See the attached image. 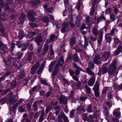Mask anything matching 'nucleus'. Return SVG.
Here are the masks:
<instances>
[{
    "label": "nucleus",
    "mask_w": 122,
    "mask_h": 122,
    "mask_svg": "<svg viewBox=\"0 0 122 122\" xmlns=\"http://www.w3.org/2000/svg\"><path fill=\"white\" fill-rule=\"evenodd\" d=\"M116 61H114L109 66L108 73L110 78H112L113 76L116 77L117 74L116 70Z\"/></svg>",
    "instance_id": "f257e3e1"
},
{
    "label": "nucleus",
    "mask_w": 122,
    "mask_h": 122,
    "mask_svg": "<svg viewBox=\"0 0 122 122\" xmlns=\"http://www.w3.org/2000/svg\"><path fill=\"white\" fill-rule=\"evenodd\" d=\"M99 82V81L96 82L92 89L94 91V94L96 97H98L100 94Z\"/></svg>",
    "instance_id": "f03ea898"
},
{
    "label": "nucleus",
    "mask_w": 122,
    "mask_h": 122,
    "mask_svg": "<svg viewBox=\"0 0 122 122\" xmlns=\"http://www.w3.org/2000/svg\"><path fill=\"white\" fill-rule=\"evenodd\" d=\"M69 25L66 22H64L62 25L61 32L64 33L69 31Z\"/></svg>",
    "instance_id": "7ed1b4c3"
},
{
    "label": "nucleus",
    "mask_w": 122,
    "mask_h": 122,
    "mask_svg": "<svg viewBox=\"0 0 122 122\" xmlns=\"http://www.w3.org/2000/svg\"><path fill=\"white\" fill-rule=\"evenodd\" d=\"M72 64L73 68L76 69L75 71V75L76 76H78L80 73V71H82V70L80 67L78 66L75 63L73 62L72 63Z\"/></svg>",
    "instance_id": "20e7f679"
},
{
    "label": "nucleus",
    "mask_w": 122,
    "mask_h": 122,
    "mask_svg": "<svg viewBox=\"0 0 122 122\" xmlns=\"http://www.w3.org/2000/svg\"><path fill=\"white\" fill-rule=\"evenodd\" d=\"M93 111L94 118L97 119V116H99L100 111L99 110H97V107L96 106H94L93 107Z\"/></svg>",
    "instance_id": "39448f33"
},
{
    "label": "nucleus",
    "mask_w": 122,
    "mask_h": 122,
    "mask_svg": "<svg viewBox=\"0 0 122 122\" xmlns=\"http://www.w3.org/2000/svg\"><path fill=\"white\" fill-rule=\"evenodd\" d=\"M8 48L0 40V50L4 53L6 52V50Z\"/></svg>",
    "instance_id": "423d86ee"
},
{
    "label": "nucleus",
    "mask_w": 122,
    "mask_h": 122,
    "mask_svg": "<svg viewBox=\"0 0 122 122\" xmlns=\"http://www.w3.org/2000/svg\"><path fill=\"white\" fill-rule=\"evenodd\" d=\"M103 31H100V33L99 34V36L97 40V45L98 46H100L101 45V43L102 41V40L103 38Z\"/></svg>",
    "instance_id": "0eeeda50"
},
{
    "label": "nucleus",
    "mask_w": 122,
    "mask_h": 122,
    "mask_svg": "<svg viewBox=\"0 0 122 122\" xmlns=\"http://www.w3.org/2000/svg\"><path fill=\"white\" fill-rule=\"evenodd\" d=\"M81 85V82L79 81L76 82V83H73L72 84V87L73 89L75 90L79 89Z\"/></svg>",
    "instance_id": "6e6552de"
},
{
    "label": "nucleus",
    "mask_w": 122,
    "mask_h": 122,
    "mask_svg": "<svg viewBox=\"0 0 122 122\" xmlns=\"http://www.w3.org/2000/svg\"><path fill=\"white\" fill-rule=\"evenodd\" d=\"M95 81V77L92 76L89 79L88 82V84L90 86H92L94 84Z\"/></svg>",
    "instance_id": "1a4fd4ad"
},
{
    "label": "nucleus",
    "mask_w": 122,
    "mask_h": 122,
    "mask_svg": "<svg viewBox=\"0 0 122 122\" xmlns=\"http://www.w3.org/2000/svg\"><path fill=\"white\" fill-rule=\"evenodd\" d=\"M84 42L82 41L81 43V46L84 48H85L88 45V39L86 37V36H84Z\"/></svg>",
    "instance_id": "9d476101"
},
{
    "label": "nucleus",
    "mask_w": 122,
    "mask_h": 122,
    "mask_svg": "<svg viewBox=\"0 0 122 122\" xmlns=\"http://www.w3.org/2000/svg\"><path fill=\"white\" fill-rule=\"evenodd\" d=\"M59 100L60 103H63V104H65L67 103V100L66 97L62 95L59 98Z\"/></svg>",
    "instance_id": "9b49d317"
},
{
    "label": "nucleus",
    "mask_w": 122,
    "mask_h": 122,
    "mask_svg": "<svg viewBox=\"0 0 122 122\" xmlns=\"http://www.w3.org/2000/svg\"><path fill=\"white\" fill-rule=\"evenodd\" d=\"M76 111L77 113L80 114L85 112V109L83 106L80 105L77 108Z\"/></svg>",
    "instance_id": "f8f14e48"
},
{
    "label": "nucleus",
    "mask_w": 122,
    "mask_h": 122,
    "mask_svg": "<svg viewBox=\"0 0 122 122\" xmlns=\"http://www.w3.org/2000/svg\"><path fill=\"white\" fill-rule=\"evenodd\" d=\"M76 42V39L75 37L71 38L70 39V47L72 49H75V47L74 45L75 44Z\"/></svg>",
    "instance_id": "ddd939ff"
},
{
    "label": "nucleus",
    "mask_w": 122,
    "mask_h": 122,
    "mask_svg": "<svg viewBox=\"0 0 122 122\" xmlns=\"http://www.w3.org/2000/svg\"><path fill=\"white\" fill-rule=\"evenodd\" d=\"M93 61L95 64H100L101 63L100 57L98 55L95 56V57L93 59Z\"/></svg>",
    "instance_id": "4468645a"
},
{
    "label": "nucleus",
    "mask_w": 122,
    "mask_h": 122,
    "mask_svg": "<svg viewBox=\"0 0 122 122\" xmlns=\"http://www.w3.org/2000/svg\"><path fill=\"white\" fill-rule=\"evenodd\" d=\"M48 48L49 46L47 44L44 45L43 49V51L41 54L43 56H44L47 52Z\"/></svg>",
    "instance_id": "2eb2a0df"
},
{
    "label": "nucleus",
    "mask_w": 122,
    "mask_h": 122,
    "mask_svg": "<svg viewBox=\"0 0 122 122\" xmlns=\"http://www.w3.org/2000/svg\"><path fill=\"white\" fill-rule=\"evenodd\" d=\"M29 44L27 43L26 44H22L20 45L19 46V48H22L21 50L22 51H25L27 49V46H29Z\"/></svg>",
    "instance_id": "dca6fc26"
},
{
    "label": "nucleus",
    "mask_w": 122,
    "mask_h": 122,
    "mask_svg": "<svg viewBox=\"0 0 122 122\" xmlns=\"http://www.w3.org/2000/svg\"><path fill=\"white\" fill-rule=\"evenodd\" d=\"M110 53L109 52H106L104 53L102 56V59L104 60H107L109 58Z\"/></svg>",
    "instance_id": "f3484780"
},
{
    "label": "nucleus",
    "mask_w": 122,
    "mask_h": 122,
    "mask_svg": "<svg viewBox=\"0 0 122 122\" xmlns=\"http://www.w3.org/2000/svg\"><path fill=\"white\" fill-rule=\"evenodd\" d=\"M39 67V64H37L33 66L30 70V73L32 74H34L36 72V71Z\"/></svg>",
    "instance_id": "a211bd4d"
},
{
    "label": "nucleus",
    "mask_w": 122,
    "mask_h": 122,
    "mask_svg": "<svg viewBox=\"0 0 122 122\" xmlns=\"http://www.w3.org/2000/svg\"><path fill=\"white\" fill-rule=\"evenodd\" d=\"M113 116L115 117H121V113L117 111V109H115L113 112Z\"/></svg>",
    "instance_id": "6ab92c4d"
},
{
    "label": "nucleus",
    "mask_w": 122,
    "mask_h": 122,
    "mask_svg": "<svg viewBox=\"0 0 122 122\" xmlns=\"http://www.w3.org/2000/svg\"><path fill=\"white\" fill-rule=\"evenodd\" d=\"M35 40L36 42H41L42 41V39L41 34H39L36 36L35 38Z\"/></svg>",
    "instance_id": "aec40b11"
},
{
    "label": "nucleus",
    "mask_w": 122,
    "mask_h": 122,
    "mask_svg": "<svg viewBox=\"0 0 122 122\" xmlns=\"http://www.w3.org/2000/svg\"><path fill=\"white\" fill-rule=\"evenodd\" d=\"M28 115L26 114H24L23 116V120L21 122H30L28 118Z\"/></svg>",
    "instance_id": "412c9836"
},
{
    "label": "nucleus",
    "mask_w": 122,
    "mask_h": 122,
    "mask_svg": "<svg viewBox=\"0 0 122 122\" xmlns=\"http://www.w3.org/2000/svg\"><path fill=\"white\" fill-rule=\"evenodd\" d=\"M122 51V43L118 46V48L115 51V55L117 56Z\"/></svg>",
    "instance_id": "4be33fe9"
},
{
    "label": "nucleus",
    "mask_w": 122,
    "mask_h": 122,
    "mask_svg": "<svg viewBox=\"0 0 122 122\" xmlns=\"http://www.w3.org/2000/svg\"><path fill=\"white\" fill-rule=\"evenodd\" d=\"M25 17L26 15L23 13H22L21 14L20 18V23L23 24L24 23Z\"/></svg>",
    "instance_id": "5701e85b"
},
{
    "label": "nucleus",
    "mask_w": 122,
    "mask_h": 122,
    "mask_svg": "<svg viewBox=\"0 0 122 122\" xmlns=\"http://www.w3.org/2000/svg\"><path fill=\"white\" fill-rule=\"evenodd\" d=\"M72 59L73 61L75 62H78L80 60L79 57L78 56L77 53H75L74 54Z\"/></svg>",
    "instance_id": "b1692460"
},
{
    "label": "nucleus",
    "mask_w": 122,
    "mask_h": 122,
    "mask_svg": "<svg viewBox=\"0 0 122 122\" xmlns=\"http://www.w3.org/2000/svg\"><path fill=\"white\" fill-rule=\"evenodd\" d=\"M105 38L107 42V43H109V44L111 40V37L110 36L109 33H107L106 34Z\"/></svg>",
    "instance_id": "393cba45"
},
{
    "label": "nucleus",
    "mask_w": 122,
    "mask_h": 122,
    "mask_svg": "<svg viewBox=\"0 0 122 122\" xmlns=\"http://www.w3.org/2000/svg\"><path fill=\"white\" fill-rule=\"evenodd\" d=\"M38 104L37 101H35L32 105V107L34 110L37 112L38 110Z\"/></svg>",
    "instance_id": "a878e982"
},
{
    "label": "nucleus",
    "mask_w": 122,
    "mask_h": 122,
    "mask_svg": "<svg viewBox=\"0 0 122 122\" xmlns=\"http://www.w3.org/2000/svg\"><path fill=\"white\" fill-rule=\"evenodd\" d=\"M55 61H52L49 66V70L51 72L52 71L54 68V65L55 64Z\"/></svg>",
    "instance_id": "bb28decb"
},
{
    "label": "nucleus",
    "mask_w": 122,
    "mask_h": 122,
    "mask_svg": "<svg viewBox=\"0 0 122 122\" xmlns=\"http://www.w3.org/2000/svg\"><path fill=\"white\" fill-rule=\"evenodd\" d=\"M64 56H61L60 61L59 62H58L57 63H58V65H60L61 66H62L63 65L64 62Z\"/></svg>",
    "instance_id": "cd10ccee"
},
{
    "label": "nucleus",
    "mask_w": 122,
    "mask_h": 122,
    "mask_svg": "<svg viewBox=\"0 0 122 122\" xmlns=\"http://www.w3.org/2000/svg\"><path fill=\"white\" fill-rule=\"evenodd\" d=\"M55 39H56L55 35L54 34H51L50 36V40L48 41V40H47V41L48 43H49L53 41Z\"/></svg>",
    "instance_id": "c85d7f7f"
},
{
    "label": "nucleus",
    "mask_w": 122,
    "mask_h": 122,
    "mask_svg": "<svg viewBox=\"0 0 122 122\" xmlns=\"http://www.w3.org/2000/svg\"><path fill=\"white\" fill-rule=\"evenodd\" d=\"M120 41L118 38H116L114 40V42L113 45V47L114 48L117 46L119 43H120Z\"/></svg>",
    "instance_id": "c756f323"
},
{
    "label": "nucleus",
    "mask_w": 122,
    "mask_h": 122,
    "mask_svg": "<svg viewBox=\"0 0 122 122\" xmlns=\"http://www.w3.org/2000/svg\"><path fill=\"white\" fill-rule=\"evenodd\" d=\"M110 19L112 21H114L116 19V16L113 13H111L110 14Z\"/></svg>",
    "instance_id": "7c9ffc66"
},
{
    "label": "nucleus",
    "mask_w": 122,
    "mask_h": 122,
    "mask_svg": "<svg viewBox=\"0 0 122 122\" xmlns=\"http://www.w3.org/2000/svg\"><path fill=\"white\" fill-rule=\"evenodd\" d=\"M85 88L86 89L87 93L88 94H90L91 92L90 88L86 84L85 85Z\"/></svg>",
    "instance_id": "2f4dec72"
},
{
    "label": "nucleus",
    "mask_w": 122,
    "mask_h": 122,
    "mask_svg": "<svg viewBox=\"0 0 122 122\" xmlns=\"http://www.w3.org/2000/svg\"><path fill=\"white\" fill-rule=\"evenodd\" d=\"M27 14L29 15L33 16L36 15V12L34 11L33 10H31L30 11H28L27 12Z\"/></svg>",
    "instance_id": "473e14b6"
},
{
    "label": "nucleus",
    "mask_w": 122,
    "mask_h": 122,
    "mask_svg": "<svg viewBox=\"0 0 122 122\" xmlns=\"http://www.w3.org/2000/svg\"><path fill=\"white\" fill-rule=\"evenodd\" d=\"M34 53L33 52H30L29 53L27 57V59L29 60H31L32 56L33 55Z\"/></svg>",
    "instance_id": "72a5a7b5"
},
{
    "label": "nucleus",
    "mask_w": 122,
    "mask_h": 122,
    "mask_svg": "<svg viewBox=\"0 0 122 122\" xmlns=\"http://www.w3.org/2000/svg\"><path fill=\"white\" fill-rule=\"evenodd\" d=\"M82 117L84 121H89V119L87 117V115L86 113L83 114L82 116Z\"/></svg>",
    "instance_id": "f704fd0d"
},
{
    "label": "nucleus",
    "mask_w": 122,
    "mask_h": 122,
    "mask_svg": "<svg viewBox=\"0 0 122 122\" xmlns=\"http://www.w3.org/2000/svg\"><path fill=\"white\" fill-rule=\"evenodd\" d=\"M86 71L87 73L89 75L91 76H94L95 74L94 72L91 71L89 68H87L86 69Z\"/></svg>",
    "instance_id": "c9c22d12"
},
{
    "label": "nucleus",
    "mask_w": 122,
    "mask_h": 122,
    "mask_svg": "<svg viewBox=\"0 0 122 122\" xmlns=\"http://www.w3.org/2000/svg\"><path fill=\"white\" fill-rule=\"evenodd\" d=\"M55 109L56 110V112H55V113L56 114V116L61 111V109L60 107L59 106H57L55 108Z\"/></svg>",
    "instance_id": "e433bc0d"
},
{
    "label": "nucleus",
    "mask_w": 122,
    "mask_h": 122,
    "mask_svg": "<svg viewBox=\"0 0 122 122\" xmlns=\"http://www.w3.org/2000/svg\"><path fill=\"white\" fill-rule=\"evenodd\" d=\"M88 107L87 109V111L89 113H91L92 112V104H90L88 106Z\"/></svg>",
    "instance_id": "4c0bfd02"
},
{
    "label": "nucleus",
    "mask_w": 122,
    "mask_h": 122,
    "mask_svg": "<svg viewBox=\"0 0 122 122\" xmlns=\"http://www.w3.org/2000/svg\"><path fill=\"white\" fill-rule=\"evenodd\" d=\"M24 33L22 30L19 31V37L20 40L21 39L24 37Z\"/></svg>",
    "instance_id": "58836bf2"
},
{
    "label": "nucleus",
    "mask_w": 122,
    "mask_h": 122,
    "mask_svg": "<svg viewBox=\"0 0 122 122\" xmlns=\"http://www.w3.org/2000/svg\"><path fill=\"white\" fill-rule=\"evenodd\" d=\"M88 66L90 69H93L94 67V65L93 62L92 61H89L88 63Z\"/></svg>",
    "instance_id": "ea45409f"
},
{
    "label": "nucleus",
    "mask_w": 122,
    "mask_h": 122,
    "mask_svg": "<svg viewBox=\"0 0 122 122\" xmlns=\"http://www.w3.org/2000/svg\"><path fill=\"white\" fill-rule=\"evenodd\" d=\"M25 76V72L24 70L22 71L18 75V77L20 79H21L23 78Z\"/></svg>",
    "instance_id": "a19ab883"
},
{
    "label": "nucleus",
    "mask_w": 122,
    "mask_h": 122,
    "mask_svg": "<svg viewBox=\"0 0 122 122\" xmlns=\"http://www.w3.org/2000/svg\"><path fill=\"white\" fill-rule=\"evenodd\" d=\"M27 17L29 20L30 21L33 22H34L35 20V18L33 16L30 15L29 16V15H27Z\"/></svg>",
    "instance_id": "79ce46f5"
},
{
    "label": "nucleus",
    "mask_w": 122,
    "mask_h": 122,
    "mask_svg": "<svg viewBox=\"0 0 122 122\" xmlns=\"http://www.w3.org/2000/svg\"><path fill=\"white\" fill-rule=\"evenodd\" d=\"M4 28H0V31L2 36L6 37L7 36V34L4 31Z\"/></svg>",
    "instance_id": "37998d69"
},
{
    "label": "nucleus",
    "mask_w": 122,
    "mask_h": 122,
    "mask_svg": "<svg viewBox=\"0 0 122 122\" xmlns=\"http://www.w3.org/2000/svg\"><path fill=\"white\" fill-rule=\"evenodd\" d=\"M115 31L117 32L118 31V30L114 27L113 28L110 32V35L111 36H113L114 33Z\"/></svg>",
    "instance_id": "c03bdc74"
},
{
    "label": "nucleus",
    "mask_w": 122,
    "mask_h": 122,
    "mask_svg": "<svg viewBox=\"0 0 122 122\" xmlns=\"http://www.w3.org/2000/svg\"><path fill=\"white\" fill-rule=\"evenodd\" d=\"M33 5L35 6H36L40 3V1L38 0H36L33 1L32 2Z\"/></svg>",
    "instance_id": "a18cd8bd"
},
{
    "label": "nucleus",
    "mask_w": 122,
    "mask_h": 122,
    "mask_svg": "<svg viewBox=\"0 0 122 122\" xmlns=\"http://www.w3.org/2000/svg\"><path fill=\"white\" fill-rule=\"evenodd\" d=\"M23 54L22 53L18 52L16 55V56L18 59H19L22 56Z\"/></svg>",
    "instance_id": "49530a36"
},
{
    "label": "nucleus",
    "mask_w": 122,
    "mask_h": 122,
    "mask_svg": "<svg viewBox=\"0 0 122 122\" xmlns=\"http://www.w3.org/2000/svg\"><path fill=\"white\" fill-rule=\"evenodd\" d=\"M103 109L105 116H107L108 115L107 109V107L106 106H104L103 108Z\"/></svg>",
    "instance_id": "de8ad7c7"
},
{
    "label": "nucleus",
    "mask_w": 122,
    "mask_h": 122,
    "mask_svg": "<svg viewBox=\"0 0 122 122\" xmlns=\"http://www.w3.org/2000/svg\"><path fill=\"white\" fill-rule=\"evenodd\" d=\"M28 35L29 37L31 38L33 36L36 35V33L34 32L30 31L28 33Z\"/></svg>",
    "instance_id": "09e8293b"
},
{
    "label": "nucleus",
    "mask_w": 122,
    "mask_h": 122,
    "mask_svg": "<svg viewBox=\"0 0 122 122\" xmlns=\"http://www.w3.org/2000/svg\"><path fill=\"white\" fill-rule=\"evenodd\" d=\"M92 32L94 34L97 35L98 33V31L97 28H94L92 30Z\"/></svg>",
    "instance_id": "8fccbe9b"
},
{
    "label": "nucleus",
    "mask_w": 122,
    "mask_h": 122,
    "mask_svg": "<svg viewBox=\"0 0 122 122\" xmlns=\"http://www.w3.org/2000/svg\"><path fill=\"white\" fill-rule=\"evenodd\" d=\"M74 47L75 48V49H73L75 50L77 52H81L82 51V50L80 48H78L77 47V45H76V46H75Z\"/></svg>",
    "instance_id": "3c124183"
},
{
    "label": "nucleus",
    "mask_w": 122,
    "mask_h": 122,
    "mask_svg": "<svg viewBox=\"0 0 122 122\" xmlns=\"http://www.w3.org/2000/svg\"><path fill=\"white\" fill-rule=\"evenodd\" d=\"M59 69V66L58 63H57L55 66L54 71L58 72Z\"/></svg>",
    "instance_id": "603ef678"
},
{
    "label": "nucleus",
    "mask_w": 122,
    "mask_h": 122,
    "mask_svg": "<svg viewBox=\"0 0 122 122\" xmlns=\"http://www.w3.org/2000/svg\"><path fill=\"white\" fill-rule=\"evenodd\" d=\"M107 68L105 67L103 68L102 70V73L103 74H105L107 72Z\"/></svg>",
    "instance_id": "864d4df0"
},
{
    "label": "nucleus",
    "mask_w": 122,
    "mask_h": 122,
    "mask_svg": "<svg viewBox=\"0 0 122 122\" xmlns=\"http://www.w3.org/2000/svg\"><path fill=\"white\" fill-rule=\"evenodd\" d=\"M95 11V8L94 7H92L91 10L90 12V15L91 16L92 15Z\"/></svg>",
    "instance_id": "5fc2aeb1"
},
{
    "label": "nucleus",
    "mask_w": 122,
    "mask_h": 122,
    "mask_svg": "<svg viewBox=\"0 0 122 122\" xmlns=\"http://www.w3.org/2000/svg\"><path fill=\"white\" fill-rule=\"evenodd\" d=\"M113 87H114L115 90H118L119 89V85H118L117 83H114L113 85Z\"/></svg>",
    "instance_id": "6e6d98bb"
},
{
    "label": "nucleus",
    "mask_w": 122,
    "mask_h": 122,
    "mask_svg": "<svg viewBox=\"0 0 122 122\" xmlns=\"http://www.w3.org/2000/svg\"><path fill=\"white\" fill-rule=\"evenodd\" d=\"M90 17L88 15L86 17V25H88L90 22Z\"/></svg>",
    "instance_id": "4d7b16f0"
},
{
    "label": "nucleus",
    "mask_w": 122,
    "mask_h": 122,
    "mask_svg": "<svg viewBox=\"0 0 122 122\" xmlns=\"http://www.w3.org/2000/svg\"><path fill=\"white\" fill-rule=\"evenodd\" d=\"M72 54L71 53H69L68 55V56L67 58V60L68 61H70L72 59Z\"/></svg>",
    "instance_id": "13d9d810"
},
{
    "label": "nucleus",
    "mask_w": 122,
    "mask_h": 122,
    "mask_svg": "<svg viewBox=\"0 0 122 122\" xmlns=\"http://www.w3.org/2000/svg\"><path fill=\"white\" fill-rule=\"evenodd\" d=\"M5 9L7 12H9L10 11V10L9 6L8 5L7 3H6L5 5Z\"/></svg>",
    "instance_id": "bf43d9fd"
},
{
    "label": "nucleus",
    "mask_w": 122,
    "mask_h": 122,
    "mask_svg": "<svg viewBox=\"0 0 122 122\" xmlns=\"http://www.w3.org/2000/svg\"><path fill=\"white\" fill-rule=\"evenodd\" d=\"M7 100L6 98H3L1 99L0 100V101L2 104H4L6 102Z\"/></svg>",
    "instance_id": "052dcab7"
},
{
    "label": "nucleus",
    "mask_w": 122,
    "mask_h": 122,
    "mask_svg": "<svg viewBox=\"0 0 122 122\" xmlns=\"http://www.w3.org/2000/svg\"><path fill=\"white\" fill-rule=\"evenodd\" d=\"M15 47V44L14 43H11V47L9 49L10 50L12 51L13 50Z\"/></svg>",
    "instance_id": "680f3d73"
},
{
    "label": "nucleus",
    "mask_w": 122,
    "mask_h": 122,
    "mask_svg": "<svg viewBox=\"0 0 122 122\" xmlns=\"http://www.w3.org/2000/svg\"><path fill=\"white\" fill-rule=\"evenodd\" d=\"M16 81H13L11 83V87H14L16 86Z\"/></svg>",
    "instance_id": "e2e57ef3"
},
{
    "label": "nucleus",
    "mask_w": 122,
    "mask_h": 122,
    "mask_svg": "<svg viewBox=\"0 0 122 122\" xmlns=\"http://www.w3.org/2000/svg\"><path fill=\"white\" fill-rule=\"evenodd\" d=\"M36 88L37 86H35L32 89H30L29 90V92L31 94L33 92L35 91L36 89Z\"/></svg>",
    "instance_id": "0e129e2a"
},
{
    "label": "nucleus",
    "mask_w": 122,
    "mask_h": 122,
    "mask_svg": "<svg viewBox=\"0 0 122 122\" xmlns=\"http://www.w3.org/2000/svg\"><path fill=\"white\" fill-rule=\"evenodd\" d=\"M109 89V88L108 87H104L102 91V93L103 94L105 93L106 92L108 91Z\"/></svg>",
    "instance_id": "69168bd1"
},
{
    "label": "nucleus",
    "mask_w": 122,
    "mask_h": 122,
    "mask_svg": "<svg viewBox=\"0 0 122 122\" xmlns=\"http://www.w3.org/2000/svg\"><path fill=\"white\" fill-rule=\"evenodd\" d=\"M77 76L75 75H74L72 76L73 79L76 81L77 82L79 81V80L78 78L77 77Z\"/></svg>",
    "instance_id": "338daca9"
},
{
    "label": "nucleus",
    "mask_w": 122,
    "mask_h": 122,
    "mask_svg": "<svg viewBox=\"0 0 122 122\" xmlns=\"http://www.w3.org/2000/svg\"><path fill=\"white\" fill-rule=\"evenodd\" d=\"M19 111L20 112H24L25 111L24 109L21 106H20L18 108Z\"/></svg>",
    "instance_id": "774afa93"
}]
</instances>
